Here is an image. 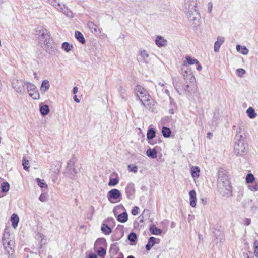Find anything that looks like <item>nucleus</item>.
Returning a JSON list of instances; mask_svg holds the SVG:
<instances>
[{
    "label": "nucleus",
    "instance_id": "obj_1",
    "mask_svg": "<svg viewBox=\"0 0 258 258\" xmlns=\"http://www.w3.org/2000/svg\"><path fill=\"white\" fill-rule=\"evenodd\" d=\"M217 176V187L220 194L226 197L231 196V186L226 171L223 168H219Z\"/></svg>",
    "mask_w": 258,
    "mask_h": 258
},
{
    "label": "nucleus",
    "instance_id": "obj_2",
    "mask_svg": "<svg viewBox=\"0 0 258 258\" xmlns=\"http://www.w3.org/2000/svg\"><path fill=\"white\" fill-rule=\"evenodd\" d=\"M37 39L42 47L49 46L52 41L50 33L43 27H38L36 33Z\"/></svg>",
    "mask_w": 258,
    "mask_h": 258
},
{
    "label": "nucleus",
    "instance_id": "obj_3",
    "mask_svg": "<svg viewBox=\"0 0 258 258\" xmlns=\"http://www.w3.org/2000/svg\"><path fill=\"white\" fill-rule=\"evenodd\" d=\"M234 153L236 156H243L248 150L247 145L244 143V139H234Z\"/></svg>",
    "mask_w": 258,
    "mask_h": 258
},
{
    "label": "nucleus",
    "instance_id": "obj_4",
    "mask_svg": "<svg viewBox=\"0 0 258 258\" xmlns=\"http://www.w3.org/2000/svg\"><path fill=\"white\" fill-rule=\"evenodd\" d=\"M25 82L22 80L13 79L12 87L13 89L20 94H23L25 92Z\"/></svg>",
    "mask_w": 258,
    "mask_h": 258
},
{
    "label": "nucleus",
    "instance_id": "obj_5",
    "mask_svg": "<svg viewBox=\"0 0 258 258\" xmlns=\"http://www.w3.org/2000/svg\"><path fill=\"white\" fill-rule=\"evenodd\" d=\"M27 92L29 96L34 100L40 98V94L36 87L31 83H27Z\"/></svg>",
    "mask_w": 258,
    "mask_h": 258
},
{
    "label": "nucleus",
    "instance_id": "obj_6",
    "mask_svg": "<svg viewBox=\"0 0 258 258\" xmlns=\"http://www.w3.org/2000/svg\"><path fill=\"white\" fill-rule=\"evenodd\" d=\"M197 0H184L182 9L185 13L192 12V11L197 10Z\"/></svg>",
    "mask_w": 258,
    "mask_h": 258
},
{
    "label": "nucleus",
    "instance_id": "obj_7",
    "mask_svg": "<svg viewBox=\"0 0 258 258\" xmlns=\"http://www.w3.org/2000/svg\"><path fill=\"white\" fill-rule=\"evenodd\" d=\"M247 128V123L241 121L238 125V128L236 132V135L234 139H244L243 135Z\"/></svg>",
    "mask_w": 258,
    "mask_h": 258
},
{
    "label": "nucleus",
    "instance_id": "obj_8",
    "mask_svg": "<svg viewBox=\"0 0 258 258\" xmlns=\"http://www.w3.org/2000/svg\"><path fill=\"white\" fill-rule=\"evenodd\" d=\"M135 90L137 96L141 101H142V98H148L150 96L147 90L140 85H137Z\"/></svg>",
    "mask_w": 258,
    "mask_h": 258
},
{
    "label": "nucleus",
    "instance_id": "obj_9",
    "mask_svg": "<svg viewBox=\"0 0 258 258\" xmlns=\"http://www.w3.org/2000/svg\"><path fill=\"white\" fill-rule=\"evenodd\" d=\"M189 21L193 24H196V22L199 20L200 18V14L197 10L192 11L189 13H186Z\"/></svg>",
    "mask_w": 258,
    "mask_h": 258
},
{
    "label": "nucleus",
    "instance_id": "obj_10",
    "mask_svg": "<svg viewBox=\"0 0 258 258\" xmlns=\"http://www.w3.org/2000/svg\"><path fill=\"white\" fill-rule=\"evenodd\" d=\"M121 196V194L119 190L117 189H113L108 192L107 198L111 201V199L117 200Z\"/></svg>",
    "mask_w": 258,
    "mask_h": 258
},
{
    "label": "nucleus",
    "instance_id": "obj_11",
    "mask_svg": "<svg viewBox=\"0 0 258 258\" xmlns=\"http://www.w3.org/2000/svg\"><path fill=\"white\" fill-rule=\"evenodd\" d=\"M142 104L149 110H152L154 108L153 101L151 99L150 96L147 98H142Z\"/></svg>",
    "mask_w": 258,
    "mask_h": 258
},
{
    "label": "nucleus",
    "instance_id": "obj_12",
    "mask_svg": "<svg viewBox=\"0 0 258 258\" xmlns=\"http://www.w3.org/2000/svg\"><path fill=\"white\" fill-rule=\"evenodd\" d=\"M135 191L134 185L132 183L127 184L125 188V192L128 199H132L133 198Z\"/></svg>",
    "mask_w": 258,
    "mask_h": 258
},
{
    "label": "nucleus",
    "instance_id": "obj_13",
    "mask_svg": "<svg viewBox=\"0 0 258 258\" xmlns=\"http://www.w3.org/2000/svg\"><path fill=\"white\" fill-rule=\"evenodd\" d=\"M225 39L223 37L218 36L217 41L214 43V50L215 52H218L221 45L224 42Z\"/></svg>",
    "mask_w": 258,
    "mask_h": 258
},
{
    "label": "nucleus",
    "instance_id": "obj_14",
    "mask_svg": "<svg viewBox=\"0 0 258 258\" xmlns=\"http://www.w3.org/2000/svg\"><path fill=\"white\" fill-rule=\"evenodd\" d=\"M172 82L174 88L180 94V90H181L182 82L181 80L179 78L173 77L172 78Z\"/></svg>",
    "mask_w": 258,
    "mask_h": 258
},
{
    "label": "nucleus",
    "instance_id": "obj_15",
    "mask_svg": "<svg viewBox=\"0 0 258 258\" xmlns=\"http://www.w3.org/2000/svg\"><path fill=\"white\" fill-rule=\"evenodd\" d=\"M155 44L158 47H162L167 45V41L161 36H158L155 39Z\"/></svg>",
    "mask_w": 258,
    "mask_h": 258
},
{
    "label": "nucleus",
    "instance_id": "obj_16",
    "mask_svg": "<svg viewBox=\"0 0 258 258\" xmlns=\"http://www.w3.org/2000/svg\"><path fill=\"white\" fill-rule=\"evenodd\" d=\"M140 55L142 57L143 60L146 64L149 63L150 62V55L149 53L146 50H141L140 51Z\"/></svg>",
    "mask_w": 258,
    "mask_h": 258
},
{
    "label": "nucleus",
    "instance_id": "obj_17",
    "mask_svg": "<svg viewBox=\"0 0 258 258\" xmlns=\"http://www.w3.org/2000/svg\"><path fill=\"white\" fill-rule=\"evenodd\" d=\"M190 205L191 207H195L196 206L197 198L196 193L194 190H191L189 193Z\"/></svg>",
    "mask_w": 258,
    "mask_h": 258
},
{
    "label": "nucleus",
    "instance_id": "obj_18",
    "mask_svg": "<svg viewBox=\"0 0 258 258\" xmlns=\"http://www.w3.org/2000/svg\"><path fill=\"white\" fill-rule=\"evenodd\" d=\"M50 88V83L48 80H44L42 81L41 86L40 90L42 93H45L47 92Z\"/></svg>",
    "mask_w": 258,
    "mask_h": 258
},
{
    "label": "nucleus",
    "instance_id": "obj_19",
    "mask_svg": "<svg viewBox=\"0 0 258 258\" xmlns=\"http://www.w3.org/2000/svg\"><path fill=\"white\" fill-rule=\"evenodd\" d=\"M11 221L12 222V225L16 228L18 226V224L19 221V218L16 214H13L11 216Z\"/></svg>",
    "mask_w": 258,
    "mask_h": 258
},
{
    "label": "nucleus",
    "instance_id": "obj_20",
    "mask_svg": "<svg viewBox=\"0 0 258 258\" xmlns=\"http://www.w3.org/2000/svg\"><path fill=\"white\" fill-rule=\"evenodd\" d=\"M147 155L152 158L155 159L157 156V151L155 149H149L146 151Z\"/></svg>",
    "mask_w": 258,
    "mask_h": 258
},
{
    "label": "nucleus",
    "instance_id": "obj_21",
    "mask_svg": "<svg viewBox=\"0 0 258 258\" xmlns=\"http://www.w3.org/2000/svg\"><path fill=\"white\" fill-rule=\"evenodd\" d=\"M117 220L121 223H124L126 222L128 220L127 213L126 212H124L119 214L117 218Z\"/></svg>",
    "mask_w": 258,
    "mask_h": 258
},
{
    "label": "nucleus",
    "instance_id": "obj_22",
    "mask_svg": "<svg viewBox=\"0 0 258 258\" xmlns=\"http://www.w3.org/2000/svg\"><path fill=\"white\" fill-rule=\"evenodd\" d=\"M156 239L154 237H151L148 241L147 244L146 245V249L147 250H150L151 248L156 243Z\"/></svg>",
    "mask_w": 258,
    "mask_h": 258
},
{
    "label": "nucleus",
    "instance_id": "obj_23",
    "mask_svg": "<svg viewBox=\"0 0 258 258\" xmlns=\"http://www.w3.org/2000/svg\"><path fill=\"white\" fill-rule=\"evenodd\" d=\"M75 36L76 38L82 44L85 43V39L83 34L78 31H76L75 32Z\"/></svg>",
    "mask_w": 258,
    "mask_h": 258
},
{
    "label": "nucleus",
    "instance_id": "obj_24",
    "mask_svg": "<svg viewBox=\"0 0 258 258\" xmlns=\"http://www.w3.org/2000/svg\"><path fill=\"white\" fill-rule=\"evenodd\" d=\"M101 230L105 235H109L112 232L111 229L107 224L104 223L102 224Z\"/></svg>",
    "mask_w": 258,
    "mask_h": 258
},
{
    "label": "nucleus",
    "instance_id": "obj_25",
    "mask_svg": "<svg viewBox=\"0 0 258 258\" xmlns=\"http://www.w3.org/2000/svg\"><path fill=\"white\" fill-rule=\"evenodd\" d=\"M200 170L198 166H192L191 168V174L192 177H198L199 176V173Z\"/></svg>",
    "mask_w": 258,
    "mask_h": 258
},
{
    "label": "nucleus",
    "instance_id": "obj_26",
    "mask_svg": "<svg viewBox=\"0 0 258 258\" xmlns=\"http://www.w3.org/2000/svg\"><path fill=\"white\" fill-rule=\"evenodd\" d=\"M40 111L42 115H46L49 112V108L47 105H40Z\"/></svg>",
    "mask_w": 258,
    "mask_h": 258
},
{
    "label": "nucleus",
    "instance_id": "obj_27",
    "mask_svg": "<svg viewBox=\"0 0 258 258\" xmlns=\"http://www.w3.org/2000/svg\"><path fill=\"white\" fill-rule=\"evenodd\" d=\"M236 48L237 51L243 55L247 54L249 52L248 49L245 46H241L240 45H237Z\"/></svg>",
    "mask_w": 258,
    "mask_h": 258
},
{
    "label": "nucleus",
    "instance_id": "obj_28",
    "mask_svg": "<svg viewBox=\"0 0 258 258\" xmlns=\"http://www.w3.org/2000/svg\"><path fill=\"white\" fill-rule=\"evenodd\" d=\"M162 133L164 137L168 138L171 135V131L169 128L164 126L162 129Z\"/></svg>",
    "mask_w": 258,
    "mask_h": 258
},
{
    "label": "nucleus",
    "instance_id": "obj_29",
    "mask_svg": "<svg viewBox=\"0 0 258 258\" xmlns=\"http://www.w3.org/2000/svg\"><path fill=\"white\" fill-rule=\"evenodd\" d=\"M255 181H258V180L255 179V178L252 174L249 173L247 175L246 177V183L251 184Z\"/></svg>",
    "mask_w": 258,
    "mask_h": 258
},
{
    "label": "nucleus",
    "instance_id": "obj_30",
    "mask_svg": "<svg viewBox=\"0 0 258 258\" xmlns=\"http://www.w3.org/2000/svg\"><path fill=\"white\" fill-rule=\"evenodd\" d=\"M183 76L185 80L189 79L191 82L195 80V78L192 74L187 71H185L183 72Z\"/></svg>",
    "mask_w": 258,
    "mask_h": 258
},
{
    "label": "nucleus",
    "instance_id": "obj_31",
    "mask_svg": "<svg viewBox=\"0 0 258 258\" xmlns=\"http://www.w3.org/2000/svg\"><path fill=\"white\" fill-rule=\"evenodd\" d=\"M248 189L252 191L256 192L258 191V181L251 183L248 186Z\"/></svg>",
    "mask_w": 258,
    "mask_h": 258
},
{
    "label": "nucleus",
    "instance_id": "obj_32",
    "mask_svg": "<svg viewBox=\"0 0 258 258\" xmlns=\"http://www.w3.org/2000/svg\"><path fill=\"white\" fill-rule=\"evenodd\" d=\"M246 113L250 118L253 119L256 116V114L255 113L254 110L251 107H249L247 109Z\"/></svg>",
    "mask_w": 258,
    "mask_h": 258
},
{
    "label": "nucleus",
    "instance_id": "obj_33",
    "mask_svg": "<svg viewBox=\"0 0 258 258\" xmlns=\"http://www.w3.org/2000/svg\"><path fill=\"white\" fill-rule=\"evenodd\" d=\"M150 231L154 235H159L162 233V230L160 229H158L154 226L150 227Z\"/></svg>",
    "mask_w": 258,
    "mask_h": 258
},
{
    "label": "nucleus",
    "instance_id": "obj_34",
    "mask_svg": "<svg viewBox=\"0 0 258 258\" xmlns=\"http://www.w3.org/2000/svg\"><path fill=\"white\" fill-rule=\"evenodd\" d=\"M185 59L186 60L187 63H188L189 65H192L194 64H198L199 63V61L197 59L192 58L189 56H187L185 57Z\"/></svg>",
    "mask_w": 258,
    "mask_h": 258
},
{
    "label": "nucleus",
    "instance_id": "obj_35",
    "mask_svg": "<svg viewBox=\"0 0 258 258\" xmlns=\"http://www.w3.org/2000/svg\"><path fill=\"white\" fill-rule=\"evenodd\" d=\"M155 130L153 128H150L148 131L147 137L148 139H152L155 136Z\"/></svg>",
    "mask_w": 258,
    "mask_h": 258
},
{
    "label": "nucleus",
    "instance_id": "obj_36",
    "mask_svg": "<svg viewBox=\"0 0 258 258\" xmlns=\"http://www.w3.org/2000/svg\"><path fill=\"white\" fill-rule=\"evenodd\" d=\"M73 48V46L71 45L68 42H64L62 44V49L66 51L67 52H69Z\"/></svg>",
    "mask_w": 258,
    "mask_h": 258
},
{
    "label": "nucleus",
    "instance_id": "obj_37",
    "mask_svg": "<svg viewBox=\"0 0 258 258\" xmlns=\"http://www.w3.org/2000/svg\"><path fill=\"white\" fill-rule=\"evenodd\" d=\"M10 188L9 184L8 182H3L1 184V190L3 192H7Z\"/></svg>",
    "mask_w": 258,
    "mask_h": 258
},
{
    "label": "nucleus",
    "instance_id": "obj_38",
    "mask_svg": "<svg viewBox=\"0 0 258 258\" xmlns=\"http://www.w3.org/2000/svg\"><path fill=\"white\" fill-rule=\"evenodd\" d=\"M64 11H63V13L69 18H73L74 17V15L72 12L68 8V7L63 8Z\"/></svg>",
    "mask_w": 258,
    "mask_h": 258
},
{
    "label": "nucleus",
    "instance_id": "obj_39",
    "mask_svg": "<svg viewBox=\"0 0 258 258\" xmlns=\"http://www.w3.org/2000/svg\"><path fill=\"white\" fill-rule=\"evenodd\" d=\"M87 25L88 27L90 29L92 30V32H97V26L96 25L94 24L92 22H89Z\"/></svg>",
    "mask_w": 258,
    "mask_h": 258
},
{
    "label": "nucleus",
    "instance_id": "obj_40",
    "mask_svg": "<svg viewBox=\"0 0 258 258\" xmlns=\"http://www.w3.org/2000/svg\"><path fill=\"white\" fill-rule=\"evenodd\" d=\"M119 182L117 178H110L108 183V185L110 186H114L117 185Z\"/></svg>",
    "mask_w": 258,
    "mask_h": 258
},
{
    "label": "nucleus",
    "instance_id": "obj_41",
    "mask_svg": "<svg viewBox=\"0 0 258 258\" xmlns=\"http://www.w3.org/2000/svg\"><path fill=\"white\" fill-rule=\"evenodd\" d=\"M97 253L99 256L103 257L106 255V251L104 248H103L102 247H99V248L97 251Z\"/></svg>",
    "mask_w": 258,
    "mask_h": 258
},
{
    "label": "nucleus",
    "instance_id": "obj_42",
    "mask_svg": "<svg viewBox=\"0 0 258 258\" xmlns=\"http://www.w3.org/2000/svg\"><path fill=\"white\" fill-rule=\"evenodd\" d=\"M36 180L37 181L38 185L41 188L47 187V184L45 183L44 180H41L40 178H37Z\"/></svg>",
    "mask_w": 258,
    "mask_h": 258
},
{
    "label": "nucleus",
    "instance_id": "obj_43",
    "mask_svg": "<svg viewBox=\"0 0 258 258\" xmlns=\"http://www.w3.org/2000/svg\"><path fill=\"white\" fill-rule=\"evenodd\" d=\"M253 248L254 249V254L256 258H258V240H255L253 243Z\"/></svg>",
    "mask_w": 258,
    "mask_h": 258
},
{
    "label": "nucleus",
    "instance_id": "obj_44",
    "mask_svg": "<svg viewBox=\"0 0 258 258\" xmlns=\"http://www.w3.org/2000/svg\"><path fill=\"white\" fill-rule=\"evenodd\" d=\"M29 162L28 160H26L25 159H23L22 165L23 166L24 169L25 170L28 171V169L29 168Z\"/></svg>",
    "mask_w": 258,
    "mask_h": 258
},
{
    "label": "nucleus",
    "instance_id": "obj_45",
    "mask_svg": "<svg viewBox=\"0 0 258 258\" xmlns=\"http://www.w3.org/2000/svg\"><path fill=\"white\" fill-rule=\"evenodd\" d=\"M128 169L130 172L136 173L138 172V167L135 165L130 164L128 165Z\"/></svg>",
    "mask_w": 258,
    "mask_h": 258
},
{
    "label": "nucleus",
    "instance_id": "obj_46",
    "mask_svg": "<svg viewBox=\"0 0 258 258\" xmlns=\"http://www.w3.org/2000/svg\"><path fill=\"white\" fill-rule=\"evenodd\" d=\"M137 235L135 233L132 232L128 236V239L131 242H135L137 239Z\"/></svg>",
    "mask_w": 258,
    "mask_h": 258
},
{
    "label": "nucleus",
    "instance_id": "obj_47",
    "mask_svg": "<svg viewBox=\"0 0 258 258\" xmlns=\"http://www.w3.org/2000/svg\"><path fill=\"white\" fill-rule=\"evenodd\" d=\"M67 6L62 3H58L57 4V7L56 8V9L58 10L59 11L63 13V11H64L63 8H66Z\"/></svg>",
    "mask_w": 258,
    "mask_h": 258
},
{
    "label": "nucleus",
    "instance_id": "obj_48",
    "mask_svg": "<svg viewBox=\"0 0 258 258\" xmlns=\"http://www.w3.org/2000/svg\"><path fill=\"white\" fill-rule=\"evenodd\" d=\"M67 6L62 3H58L57 4V7L56 8V9L58 10L59 11L63 13V11H64L63 8H66Z\"/></svg>",
    "mask_w": 258,
    "mask_h": 258
},
{
    "label": "nucleus",
    "instance_id": "obj_49",
    "mask_svg": "<svg viewBox=\"0 0 258 258\" xmlns=\"http://www.w3.org/2000/svg\"><path fill=\"white\" fill-rule=\"evenodd\" d=\"M48 2L56 9L57 7V4L59 3L56 0H48Z\"/></svg>",
    "mask_w": 258,
    "mask_h": 258
},
{
    "label": "nucleus",
    "instance_id": "obj_50",
    "mask_svg": "<svg viewBox=\"0 0 258 258\" xmlns=\"http://www.w3.org/2000/svg\"><path fill=\"white\" fill-rule=\"evenodd\" d=\"M96 244H105L106 243V241L105 238H99L98 239L96 242Z\"/></svg>",
    "mask_w": 258,
    "mask_h": 258
},
{
    "label": "nucleus",
    "instance_id": "obj_51",
    "mask_svg": "<svg viewBox=\"0 0 258 258\" xmlns=\"http://www.w3.org/2000/svg\"><path fill=\"white\" fill-rule=\"evenodd\" d=\"M245 73V71L243 69H238L237 70V75L239 77H242Z\"/></svg>",
    "mask_w": 258,
    "mask_h": 258
},
{
    "label": "nucleus",
    "instance_id": "obj_52",
    "mask_svg": "<svg viewBox=\"0 0 258 258\" xmlns=\"http://www.w3.org/2000/svg\"><path fill=\"white\" fill-rule=\"evenodd\" d=\"M139 208L138 207H135L132 210V214L133 215H137L139 213Z\"/></svg>",
    "mask_w": 258,
    "mask_h": 258
},
{
    "label": "nucleus",
    "instance_id": "obj_53",
    "mask_svg": "<svg viewBox=\"0 0 258 258\" xmlns=\"http://www.w3.org/2000/svg\"><path fill=\"white\" fill-rule=\"evenodd\" d=\"M39 199L40 201H41L42 202H44L46 201L47 197H46V195H45L44 194H41L39 197Z\"/></svg>",
    "mask_w": 258,
    "mask_h": 258
},
{
    "label": "nucleus",
    "instance_id": "obj_54",
    "mask_svg": "<svg viewBox=\"0 0 258 258\" xmlns=\"http://www.w3.org/2000/svg\"><path fill=\"white\" fill-rule=\"evenodd\" d=\"M244 224L245 225H249L251 223V219H249V218H245L244 219Z\"/></svg>",
    "mask_w": 258,
    "mask_h": 258
},
{
    "label": "nucleus",
    "instance_id": "obj_55",
    "mask_svg": "<svg viewBox=\"0 0 258 258\" xmlns=\"http://www.w3.org/2000/svg\"><path fill=\"white\" fill-rule=\"evenodd\" d=\"M208 11L209 13H211L212 12V7H213V4L212 3V2H209L208 4Z\"/></svg>",
    "mask_w": 258,
    "mask_h": 258
},
{
    "label": "nucleus",
    "instance_id": "obj_56",
    "mask_svg": "<svg viewBox=\"0 0 258 258\" xmlns=\"http://www.w3.org/2000/svg\"><path fill=\"white\" fill-rule=\"evenodd\" d=\"M188 87H189L188 85H182L181 90H183L184 91H187Z\"/></svg>",
    "mask_w": 258,
    "mask_h": 258
},
{
    "label": "nucleus",
    "instance_id": "obj_57",
    "mask_svg": "<svg viewBox=\"0 0 258 258\" xmlns=\"http://www.w3.org/2000/svg\"><path fill=\"white\" fill-rule=\"evenodd\" d=\"M170 105L174 108L176 107L175 103L174 102L173 100L171 98H170Z\"/></svg>",
    "mask_w": 258,
    "mask_h": 258
},
{
    "label": "nucleus",
    "instance_id": "obj_58",
    "mask_svg": "<svg viewBox=\"0 0 258 258\" xmlns=\"http://www.w3.org/2000/svg\"><path fill=\"white\" fill-rule=\"evenodd\" d=\"M243 256L244 258H254L253 256H249L248 253H243Z\"/></svg>",
    "mask_w": 258,
    "mask_h": 258
},
{
    "label": "nucleus",
    "instance_id": "obj_59",
    "mask_svg": "<svg viewBox=\"0 0 258 258\" xmlns=\"http://www.w3.org/2000/svg\"><path fill=\"white\" fill-rule=\"evenodd\" d=\"M200 200L201 201V202L204 204V205H205L207 204V199L206 198H201L200 199Z\"/></svg>",
    "mask_w": 258,
    "mask_h": 258
},
{
    "label": "nucleus",
    "instance_id": "obj_60",
    "mask_svg": "<svg viewBox=\"0 0 258 258\" xmlns=\"http://www.w3.org/2000/svg\"><path fill=\"white\" fill-rule=\"evenodd\" d=\"M169 113H170L171 114H173L174 113V107H172L171 108H170L169 110Z\"/></svg>",
    "mask_w": 258,
    "mask_h": 258
},
{
    "label": "nucleus",
    "instance_id": "obj_61",
    "mask_svg": "<svg viewBox=\"0 0 258 258\" xmlns=\"http://www.w3.org/2000/svg\"><path fill=\"white\" fill-rule=\"evenodd\" d=\"M97 255L95 254H90L88 255V258H97Z\"/></svg>",
    "mask_w": 258,
    "mask_h": 258
},
{
    "label": "nucleus",
    "instance_id": "obj_62",
    "mask_svg": "<svg viewBox=\"0 0 258 258\" xmlns=\"http://www.w3.org/2000/svg\"><path fill=\"white\" fill-rule=\"evenodd\" d=\"M78 92V88L77 87H74L73 89V93L74 94H76Z\"/></svg>",
    "mask_w": 258,
    "mask_h": 258
},
{
    "label": "nucleus",
    "instance_id": "obj_63",
    "mask_svg": "<svg viewBox=\"0 0 258 258\" xmlns=\"http://www.w3.org/2000/svg\"><path fill=\"white\" fill-rule=\"evenodd\" d=\"M198 65V67L197 68V69L198 70V71H200L201 70L202 68V66L199 63L198 64H197Z\"/></svg>",
    "mask_w": 258,
    "mask_h": 258
},
{
    "label": "nucleus",
    "instance_id": "obj_64",
    "mask_svg": "<svg viewBox=\"0 0 258 258\" xmlns=\"http://www.w3.org/2000/svg\"><path fill=\"white\" fill-rule=\"evenodd\" d=\"M5 0H0V8H2L3 5L5 3Z\"/></svg>",
    "mask_w": 258,
    "mask_h": 258
}]
</instances>
